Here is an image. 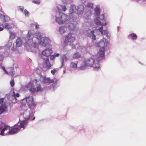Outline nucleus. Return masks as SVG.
I'll return each instance as SVG.
<instances>
[{
    "label": "nucleus",
    "instance_id": "nucleus-1",
    "mask_svg": "<svg viewBox=\"0 0 146 146\" xmlns=\"http://www.w3.org/2000/svg\"><path fill=\"white\" fill-rule=\"evenodd\" d=\"M94 60L92 58H89L85 59L83 64L80 67V70L84 69L86 67H92L94 64Z\"/></svg>",
    "mask_w": 146,
    "mask_h": 146
},
{
    "label": "nucleus",
    "instance_id": "nucleus-2",
    "mask_svg": "<svg viewBox=\"0 0 146 146\" xmlns=\"http://www.w3.org/2000/svg\"><path fill=\"white\" fill-rule=\"evenodd\" d=\"M108 44V41L105 38H103L99 42V46L102 48L100 49L99 54L100 56L103 57L104 55L105 49L104 47L106 46Z\"/></svg>",
    "mask_w": 146,
    "mask_h": 146
},
{
    "label": "nucleus",
    "instance_id": "nucleus-3",
    "mask_svg": "<svg viewBox=\"0 0 146 146\" xmlns=\"http://www.w3.org/2000/svg\"><path fill=\"white\" fill-rule=\"evenodd\" d=\"M59 16L60 17V20H58V19H59V18L57 17L56 18V21L59 24H63L68 19L67 16L63 13H60L59 14Z\"/></svg>",
    "mask_w": 146,
    "mask_h": 146
},
{
    "label": "nucleus",
    "instance_id": "nucleus-4",
    "mask_svg": "<svg viewBox=\"0 0 146 146\" xmlns=\"http://www.w3.org/2000/svg\"><path fill=\"white\" fill-rule=\"evenodd\" d=\"M0 125L1 127L0 126V130L1 129V127H3V128L1 130V132L0 133V135L2 136L4 135V131L5 130H7L8 129L9 130L10 128V126L7 125L3 123H1Z\"/></svg>",
    "mask_w": 146,
    "mask_h": 146
},
{
    "label": "nucleus",
    "instance_id": "nucleus-5",
    "mask_svg": "<svg viewBox=\"0 0 146 146\" xmlns=\"http://www.w3.org/2000/svg\"><path fill=\"white\" fill-rule=\"evenodd\" d=\"M75 40V38L72 36L71 33H69L66 37L64 42L65 43L70 42V43H73Z\"/></svg>",
    "mask_w": 146,
    "mask_h": 146
},
{
    "label": "nucleus",
    "instance_id": "nucleus-6",
    "mask_svg": "<svg viewBox=\"0 0 146 146\" xmlns=\"http://www.w3.org/2000/svg\"><path fill=\"white\" fill-rule=\"evenodd\" d=\"M49 42L50 40L48 38L46 37H42L41 38L40 44L43 46H46L49 43Z\"/></svg>",
    "mask_w": 146,
    "mask_h": 146
},
{
    "label": "nucleus",
    "instance_id": "nucleus-7",
    "mask_svg": "<svg viewBox=\"0 0 146 146\" xmlns=\"http://www.w3.org/2000/svg\"><path fill=\"white\" fill-rule=\"evenodd\" d=\"M52 52V50L51 49L47 48L43 50L42 53L43 56L46 57H48L50 56Z\"/></svg>",
    "mask_w": 146,
    "mask_h": 146
},
{
    "label": "nucleus",
    "instance_id": "nucleus-8",
    "mask_svg": "<svg viewBox=\"0 0 146 146\" xmlns=\"http://www.w3.org/2000/svg\"><path fill=\"white\" fill-rule=\"evenodd\" d=\"M19 129L17 126L15 127V125L11 129H9V131L8 132V133L13 134L17 132L18 131Z\"/></svg>",
    "mask_w": 146,
    "mask_h": 146
},
{
    "label": "nucleus",
    "instance_id": "nucleus-9",
    "mask_svg": "<svg viewBox=\"0 0 146 146\" xmlns=\"http://www.w3.org/2000/svg\"><path fill=\"white\" fill-rule=\"evenodd\" d=\"M31 92L34 93L36 92L41 91L42 90L41 85L39 84L37 86L36 88H31L30 90Z\"/></svg>",
    "mask_w": 146,
    "mask_h": 146
},
{
    "label": "nucleus",
    "instance_id": "nucleus-10",
    "mask_svg": "<svg viewBox=\"0 0 146 146\" xmlns=\"http://www.w3.org/2000/svg\"><path fill=\"white\" fill-rule=\"evenodd\" d=\"M42 82L44 83L49 84L53 83L54 81L52 79H51L50 77H44L42 79Z\"/></svg>",
    "mask_w": 146,
    "mask_h": 146
},
{
    "label": "nucleus",
    "instance_id": "nucleus-11",
    "mask_svg": "<svg viewBox=\"0 0 146 146\" xmlns=\"http://www.w3.org/2000/svg\"><path fill=\"white\" fill-rule=\"evenodd\" d=\"M27 123L26 121L23 120L20 123L19 125H18L17 124H16L15 125V126H17L18 128H19V129L21 128L24 129L25 126L27 125Z\"/></svg>",
    "mask_w": 146,
    "mask_h": 146
},
{
    "label": "nucleus",
    "instance_id": "nucleus-12",
    "mask_svg": "<svg viewBox=\"0 0 146 146\" xmlns=\"http://www.w3.org/2000/svg\"><path fill=\"white\" fill-rule=\"evenodd\" d=\"M84 9V6L82 5H80L78 7L77 9V13L78 14H82Z\"/></svg>",
    "mask_w": 146,
    "mask_h": 146
},
{
    "label": "nucleus",
    "instance_id": "nucleus-13",
    "mask_svg": "<svg viewBox=\"0 0 146 146\" xmlns=\"http://www.w3.org/2000/svg\"><path fill=\"white\" fill-rule=\"evenodd\" d=\"M44 64L45 68L47 69H50L51 66L49 62V60L48 58H47L45 60Z\"/></svg>",
    "mask_w": 146,
    "mask_h": 146
},
{
    "label": "nucleus",
    "instance_id": "nucleus-14",
    "mask_svg": "<svg viewBox=\"0 0 146 146\" xmlns=\"http://www.w3.org/2000/svg\"><path fill=\"white\" fill-rule=\"evenodd\" d=\"M16 42L17 46L19 47L22 45L23 42L21 38L19 37H18L16 40Z\"/></svg>",
    "mask_w": 146,
    "mask_h": 146
},
{
    "label": "nucleus",
    "instance_id": "nucleus-15",
    "mask_svg": "<svg viewBox=\"0 0 146 146\" xmlns=\"http://www.w3.org/2000/svg\"><path fill=\"white\" fill-rule=\"evenodd\" d=\"M33 100V98L32 96H29L26 98V102L27 103L32 102Z\"/></svg>",
    "mask_w": 146,
    "mask_h": 146
},
{
    "label": "nucleus",
    "instance_id": "nucleus-16",
    "mask_svg": "<svg viewBox=\"0 0 146 146\" xmlns=\"http://www.w3.org/2000/svg\"><path fill=\"white\" fill-rule=\"evenodd\" d=\"M7 69L8 72V74H7L11 75V76H13L14 75V68L11 67L8 68Z\"/></svg>",
    "mask_w": 146,
    "mask_h": 146
},
{
    "label": "nucleus",
    "instance_id": "nucleus-17",
    "mask_svg": "<svg viewBox=\"0 0 146 146\" xmlns=\"http://www.w3.org/2000/svg\"><path fill=\"white\" fill-rule=\"evenodd\" d=\"M94 22L96 25H103L102 24H101L100 21V20H99V19L98 17H97L95 19H94Z\"/></svg>",
    "mask_w": 146,
    "mask_h": 146
},
{
    "label": "nucleus",
    "instance_id": "nucleus-18",
    "mask_svg": "<svg viewBox=\"0 0 146 146\" xmlns=\"http://www.w3.org/2000/svg\"><path fill=\"white\" fill-rule=\"evenodd\" d=\"M27 107L25 105H22L20 108V110L21 111V112L24 113V112L27 110Z\"/></svg>",
    "mask_w": 146,
    "mask_h": 146
},
{
    "label": "nucleus",
    "instance_id": "nucleus-19",
    "mask_svg": "<svg viewBox=\"0 0 146 146\" xmlns=\"http://www.w3.org/2000/svg\"><path fill=\"white\" fill-rule=\"evenodd\" d=\"M76 9V7L74 5L71 6L69 9V13L70 14L74 13Z\"/></svg>",
    "mask_w": 146,
    "mask_h": 146
},
{
    "label": "nucleus",
    "instance_id": "nucleus-20",
    "mask_svg": "<svg viewBox=\"0 0 146 146\" xmlns=\"http://www.w3.org/2000/svg\"><path fill=\"white\" fill-rule=\"evenodd\" d=\"M3 27L6 29H11L12 27L8 23H5L4 25H2Z\"/></svg>",
    "mask_w": 146,
    "mask_h": 146
},
{
    "label": "nucleus",
    "instance_id": "nucleus-21",
    "mask_svg": "<svg viewBox=\"0 0 146 146\" xmlns=\"http://www.w3.org/2000/svg\"><path fill=\"white\" fill-rule=\"evenodd\" d=\"M66 28L64 26H62L60 27L59 29L60 33L61 34H63L65 31V29H66Z\"/></svg>",
    "mask_w": 146,
    "mask_h": 146
},
{
    "label": "nucleus",
    "instance_id": "nucleus-22",
    "mask_svg": "<svg viewBox=\"0 0 146 146\" xmlns=\"http://www.w3.org/2000/svg\"><path fill=\"white\" fill-rule=\"evenodd\" d=\"M77 61H75L74 62H72L70 64L71 67L73 68H76L77 66Z\"/></svg>",
    "mask_w": 146,
    "mask_h": 146
},
{
    "label": "nucleus",
    "instance_id": "nucleus-23",
    "mask_svg": "<svg viewBox=\"0 0 146 146\" xmlns=\"http://www.w3.org/2000/svg\"><path fill=\"white\" fill-rule=\"evenodd\" d=\"M9 34V38L11 40L13 39L16 37V35L14 33L12 32H10Z\"/></svg>",
    "mask_w": 146,
    "mask_h": 146
},
{
    "label": "nucleus",
    "instance_id": "nucleus-24",
    "mask_svg": "<svg viewBox=\"0 0 146 146\" xmlns=\"http://www.w3.org/2000/svg\"><path fill=\"white\" fill-rule=\"evenodd\" d=\"M80 54L78 52L75 53L73 56V58L74 59H78L80 57Z\"/></svg>",
    "mask_w": 146,
    "mask_h": 146
},
{
    "label": "nucleus",
    "instance_id": "nucleus-25",
    "mask_svg": "<svg viewBox=\"0 0 146 146\" xmlns=\"http://www.w3.org/2000/svg\"><path fill=\"white\" fill-rule=\"evenodd\" d=\"M35 36L36 38H37L38 40L41 39V35L40 33L39 32H37L35 33Z\"/></svg>",
    "mask_w": 146,
    "mask_h": 146
},
{
    "label": "nucleus",
    "instance_id": "nucleus-26",
    "mask_svg": "<svg viewBox=\"0 0 146 146\" xmlns=\"http://www.w3.org/2000/svg\"><path fill=\"white\" fill-rule=\"evenodd\" d=\"M5 106L2 105L0 106V114H1L5 110Z\"/></svg>",
    "mask_w": 146,
    "mask_h": 146
},
{
    "label": "nucleus",
    "instance_id": "nucleus-27",
    "mask_svg": "<svg viewBox=\"0 0 146 146\" xmlns=\"http://www.w3.org/2000/svg\"><path fill=\"white\" fill-rule=\"evenodd\" d=\"M95 14L96 15H98L100 13V9L98 8H95L94 9Z\"/></svg>",
    "mask_w": 146,
    "mask_h": 146
},
{
    "label": "nucleus",
    "instance_id": "nucleus-28",
    "mask_svg": "<svg viewBox=\"0 0 146 146\" xmlns=\"http://www.w3.org/2000/svg\"><path fill=\"white\" fill-rule=\"evenodd\" d=\"M130 35L131 36V38L133 40H136L137 38V36L135 34L132 33Z\"/></svg>",
    "mask_w": 146,
    "mask_h": 146
},
{
    "label": "nucleus",
    "instance_id": "nucleus-29",
    "mask_svg": "<svg viewBox=\"0 0 146 146\" xmlns=\"http://www.w3.org/2000/svg\"><path fill=\"white\" fill-rule=\"evenodd\" d=\"M36 106V104L35 103H32L31 104L29 105V107L30 109H33Z\"/></svg>",
    "mask_w": 146,
    "mask_h": 146
},
{
    "label": "nucleus",
    "instance_id": "nucleus-30",
    "mask_svg": "<svg viewBox=\"0 0 146 146\" xmlns=\"http://www.w3.org/2000/svg\"><path fill=\"white\" fill-rule=\"evenodd\" d=\"M68 27L70 29L72 30L74 29V25L73 24L70 23L69 24Z\"/></svg>",
    "mask_w": 146,
    "mask_h": 146
},
{
    "label": "nucleus",
    "instance_id": "nucleus-31",
    "mask_svg": "<svg viewBox=\"0 0 146 146\" xmlns=\"http://www.w3.org/2000/svg\"><path fill=\"white\" fill-rule=\"evenodd\" d=\"M94 31H91L90 32V33L92 35V38H93V39L94 40H95L96 36L94 34Z\"/></svg>",
    "mask_w": 146,
    "mask_h": 146
},
{
    "label": "nucleus",
    "instance_id": "nucleus-32",
    "mask_svg": "<svg viewBox=\"0 0 146 146\" xmlns=\"http://www.w3.org/2000/svg\"><path fill=\"white\" fill-rule=\"evenodd\" d=\"M13 94L15 100H17L16 97H18L19 96V93H17L15 94V92L14 91H13Z\"/></svg>",
    "mask_w": 146,
    "mask_h": 146
},
{
    "label": "nucleus",
    "instance_id": "nucleus-33",
    "mask_svg": "<svg viewBox=\"0 0 146 146\" xmlns=\"http://www.w3.org/2000/svg\"><path fill=\"white\" fill-rule=\"evenodd\" d=\"M87 6L88 7L92 8L93 6V3H88L87 5Z\"/></svg>",
    "mask_w": 146,
    "mask_h": 146
},
{
    "label": "nucleus",
    "instance_id": "nucleus-34",
    "mask_svg": "<svg viewBox=\"0 0 146 146\" xmlns=\"http://www.w3.org/2000/svg\"><path fill=\"white\" fill-rule=\"evenodd\" d=\"M103 27L102 26L100 27L98 29V30L100 32L101 34L102 35H103Z\"/></svg>",
    "mask_w": 146,
    "mask_h": 146
},
{
    "label": "nucleus",
    "instance_id": "nucleus-35",
    "mask_svg": "<svg viewBox=\"0 0 146 146\" xmlns=\"http://www.w3.org/2000/svg\"><path fill=\"white\" fill-rule=\"evenodd\" d=\"M10 84L12 87H13L15 84V82L14 80H12L10 82Z\"/></svg>",
    "mask_w": 146,
    "mask_h": 146
},
{
    "label": "nucleus",
    "instance_id": "nucleus-36",
    "mask_svg": "<svg viewBox=\"0 0 146 146\" xmlns=\"http://www.w3.org/2000/svg\"><path fill=\"white\" fill-rule=\"evenodd\" d=\"M25 14V16H28L29 15V13L27 10L25 9L24 10Z\"/></svg>",
    "mask_w": 146,
    "mask_h": 146
},
{
    "label": "nucleus",
    "instance_id": "nucleus-37",
    "mask_svg": "<svg viewBox=\"0 0 146 146\" xmlns=\"http://www.w3.org/2000/svg\"><path fill=\"white\" fill-rule=\"evenodd\" d=\"M56 70L55 69H53L51 71V73L52 75H54L56 72Z\"/></svg>",
    "mask_w": 146,
    "mask_h": 146
},
{
    "label": "nucleus",
    "instance_id": "nucleus-38",
    "mask_svg": "<svg viewBox=\"0 0 146 146\" xmlns=\"http://www.w3.org/2000/svg\"><path fill=\"white\" fill-rule=\"evenodd\" d=\"M33 2L35 4H39L40 3V1L39 0L33 1Z\"/></svg>",
    "mask_w": 146,
    "mask_h": 146
},
{
    "label": "nucleus",
    "instance_id": "nucleus-39",
    "mask_svg": "<svg viewBox=\"0 0 146 146\" xmlns=\"http://www.w3.org/2000/svg\"><path fill=\"white\" fill-rule=\"evenodd\" d=\"M100 66H99L98 67H94V69L98 71L100 70Z\"/></svg>",
    "mask_w": 146,
    "mask_h": 146
},
{
    "label": "nucleus",
    "instance_id": "nucleus-40",
    "mask_svg": "<svg viewBox=\"0 0 146 146\" xmlns=\"http://www.w3.org/2000/svg\"><path fill=\"white\" fill-rule=\"evenodd\" d=\"M104 16L103 14H102L100 16V19L102 20H104Z\"/></svg>",
    "mask_w": 146,
    "mask_h": 146
},
{
    "label": "nucleus",
    "instance_id": "nucleus-41",
    "mask_svg": "<svg viewBox=\"0 0 146 146\" xmlns=\"http://www.w3.org/2000/svg\"><path fill=\"white\" fill-rule=\"evenodd\" d=\"M2 69L4 71V72L6 74H8V72L7 71H6L5 69V67H3V66H2V67H1Z\"/></svg>",
    "mask_w": 146,
    "mask_h": 146
},
{
    "label": "nucleus",
    "instance_id": "nucleus-42",
    "mask_svg": "<svg viewBox=\"0 0 146 146\" xmlns=\"http://www.w3.org/2000/svg\"><path fill=\"white\" fill-rule=\"evenodd\" d=\"M55 56L54 55H52L51 56L50 59L51 60H53L55 58Z\"/></svg>",
    "mask_w": 146,
    "mask_h": 146
},
{
    "label": "nucleus",
    "instance_id": "nucleus-43",
    "mask_svg": "<svg viewBox=\"0 0 146 146\" xmlns=\"http://www.w3.org/2000/svg\"><path fill=\"white\" fill-rule=\"evenodd\" d=\"M108 33L107 31H104V34L105 35H106V36L108 37H109V36L108 35Z\"/></svg>",
    "mask_w": 146,
    "mask_h": 146
},
{
    "label": "nucleus",
    "instance_id": "nucleus-44",
    "mask_svg": "<svg viewBox=\"0 0 146 146\" xmlns=\"http://www.w3.org/2000/svg\"><path fill=\"white\" fill-rule=\"evenodd\" d=\"M66 9L67 8L64 5L62 7V9L63 11H65L66 10Z\"/></svg>",
    "mask_w": 146,
    "mask_h": 146
},
{
    "label": "nucleus",
    "instance_id": "nucleus-45",
    "mask_svg": "<svg viewBox=\"0 0 146 146\" xmlns=\"http://www.w3.org/2000/svg\"><path fill=\"white\" fill-rule=\"evenodd\" d=\"M35 28L36 29H38L39 28V25L37 24V23H36L35 24Z\"/></svg>",
    "mask_w": 146,
    "mask_h": 146
},
{
    "label": "nucleus",
    "instance_id": "nucleus-46",
    "mask_svg": "<svg viewBox=\"0 0 146 146\" xmlns=\"http://www.w3.org/2000/svg\"><path fill=\"white\" fill-rule=\"evenodd\" d=\"M20 7V10H21L22 12L23 11V9H24V7Z\"/></svg>",
    "mask_w": 146,
    "mask_h": 146
},
{
    "label": "nucleus",
    "instance_id": "nucleus-47",
    "mask_svg": "<svg viewBox=\"0 0 146 146\" xmlns=\"http://www.w3.org/2000/svg\"><path fill=\"white\" fill-rule=\"evenodd\" d=\"M4 99V98H0V104H1L3 102Z\"/></svg>",
    "mask_w": 146,
    "mask_h": 146
},
{
    "label": "nucleus",
    "instance_id": "nucleus-48",
    "mask_svg": "<svg viewBox=\"0 0 146 146\" xmlns=\"http://www.w3.org/2000/svg\"><path fill=\"white\" fill-rule=\"evenodd\" d=\"M3 56L2 55L0 54V61L3 58Z\"/></svg>",
    "mask_w": 146,
    "mask_h": 146
},
{
    "label": "nucleus",
    "instance_id": "nucleus-49",
    "mask_svg": "<svg viewBox=\"0 0 146 146\" xmlns=\"http://www.w3.org/2000/svg\"><path fill=\"white\" fill-rule=\"evenodd\" d=\"M54 55H55V57H58L59 56L60 54L58 53H56V54Z\"/></svg>",
    "mask_w": 146,
    "mask_h": 146
},
{
    "label": "nucleus",
    "instance_id": "nucleus-50",
    "mask_svg": "<svg viewBox=\"0 0 146 146\" xmlns=\"http://www.w3.org/2000/svg\"><path fill=\"white\" fill-rule=\"evenodd\" d=\"M3 30L2 27H0V31H2Z\"/></svg>",
    "mask_w": 146,
    "mask_h": 146
},
{
    "label": "nucleus",
    "instance_id": "nucleus-51",
    "mask_svg": "<svg viewBox=\"0 0 146 146\" xmlns=\"http://www.w3.org/2000/svg\"><path fill=\"white\" fill-rule=\"evenodd\" d=\"M87 35L88 36H89L90 35L88 33H87Z\"/></svg>",
    "mask_w": 146,
    "mask_h": 146
},
{
    "label": "nucleus",
    "instance_id": "nucleus-52",
    "mask_svg": "<svg viewBox=\"0 0 146 146\" xmlns=\"http://www.w3.org/2000/svg\"><path fill=\"white\" fill-rule=\"evenodd\" d=\"M35 80L36 81V83L37 82V80L36 79H35Z\"/></svg>",
    "mask_w": 146,
    "mask_h": 146
},
{
    "label": "nucleus",
    "instance_id": "nucleus-53",
    "mask_svg": "<svg viewBox=\"0 0 146 146\" xmlns=\"http://www.w3.org/2000/svg\"><path fill=\"white\" fill-rule=\"evenodd\" d=\"M35 117H34L33 118V119H32L33 120H34L35 119Z\"/></svg>",
    "mask_w": 146,
    "mask_h": 146
},
{
    "label": "nucleus",
    "instance_id": "nucleus-54",
    "mask_svg": "<svg viewBox=\"0 0 146 146\" xmlns=\"http://www.w3.org/2000/svg\"><path fill=\"white\" fill-rule=\"evenodd\" d=\"M58 18H59V19H58V20H60V17H59Z\"/></svg>",
    "mask_w": 146,
    "mask_h": 146
},
{
    "label": "nucleus",
    "instance_id": "nucleus-55",
    "mask_svg": "<svg viewBox=\"0 0 146 146\" xmlns=\"http://www.w3.org/2000/svg\"><path fill=\"white\" fill-rule=\"evenodd\" d=\"M1 26V25L0 24V26Z\"/></svg>",
    "mask_w": 146,
    "mask_h": 146
}]
</instances>
